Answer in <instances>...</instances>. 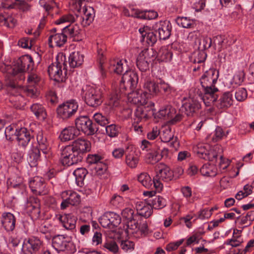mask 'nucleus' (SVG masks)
Returning a JSON list of instances; mask_svg holds the SVG:
<instances>
[{
	"mask_svg": "<svg viewBox=\"0 0 254 254\" xmlns=\"http://www.w3.org/2000/svg\"><path fill=\"white\" fill-rule=\"evenodd\" d=\"M126 72L124 73L119 84V90L121 94L127 95L128 100L133 104H143L145 100L142 99V94L134 91L138 83V76L136 72L127 70L126 67Z\"/></svg>",
	"mask_w": 254,
	"mask_h": 254,
	"instance_id": "f257e3e1",
	"label": "nucleus"
},
{
	"mask_svg": "<svg viewBox=\"0 0 254 254\" xmlns=\"http://www.w3.org/2000/svg\"><path fill=\"white\" fill-rule=\"evenodd\" d=\"M33 66L34 61L30 56H22L17 60L13 66H7L5 77L10 81L24 80L25 72L28 70H32Z\"/></svg>",
	"mask_w": 254,
	"mask_h": 254,
	"instance_id": "f03ea898",
	"label": "nucleus"
},
{
	"mask_svg": "<svg viewBox=\"0 0 254 254\" xmlns=\"http://www.w3.org/2000/svg\"><path fill=\"white\" fill-rule=\"evenodd\" d=\"M81 95L85 102L92 107H98L103 101L102 91L90 85H86L83 86Z\"/></svg>",
	"mask_w": 254,
	"mask_h": 254,
	"instance_id": "7ed1b4c3",
	"label": "nucleus"
},
{
	"mask_svg": "<svg viewBox=\"0 0 254 254\" xmlns=\"http://www.w3.org/2000/svg\"><path fill=\"white\" fill-rule=\"evenodd\" d=\"M160 169L153 178V187L156 191L160 192L163 188V185L162 181L168 182L171 181L174 177L173 171L164 164H160Z\"/></svg>",
	"mask_w": 254,
	"mask_h": 254,
	"instance_id": "20e7f679",
	"label": "nucleus"
},
{
	"mask_svg": "<svg viewBox=\"0 0 254 254\" xmlns=\"http://www.w3.org/2000/svg\"><path fill=\"white\" fill-rule=\"evenodd\" d=\"M142 99L145 100V103L137 104L140 106L136 108L134 113L133 120L135 124H138L144 122L154 115V111L152 109L154 103L151 102L147 103L146 99L143 97Z\"/></svg>",
	"mask_w": 254,
	"mask_h": 254,
	"instance_id": "39448f33",
	"label": "nucleus"
},
{
	"mask_svg": "<svg viewBox=\"0 0 254 254\" xmlns=\"http://www.w3.org/2000/svg\"><path fill=\"white\" fill-rule=\"evenodd\" d=\"M83 156L69 145L61 149V162L64 166H70L82 161Z\"/></svg>",
	"mask_w": 254,
	"mask_h": 254,
	"instance_id": "423d86ee",
	"label": "nucleus"
},
{
	"mask_svg": "<svg viewBox=\"0 0 254 254\" xmlns=\"http://www.w3.org/2000/svg\"><path fill=\"white\" fill-rule=\"evenodd\" d=\"M203 88V93H202L199 89L192 87L190 89V94L192 95V93H195L198 98H199L202 100L206 106H210L212 104L216 101L218 98L216 93L218 91V89L215 86Z\"/></svg>",
	"mask_w": 254,
	"mask_h": 254,
	"instance_id": "0eeeda50",
	"label": "nucleus"
},
{
	"mask_svg": "<svg viewBox=\"0 0 254 254\" xmlns=\"http://www.w3.org/2000/svg\"><path fill=\"white\" fill-rule=\"evenodd\" d=\"M78 104L74 100H70L60 104L57 109L58 117L67 120L71 118L77 111Z\"/></svg>",
	"mask_w": 254,
	"mask_h": 254,
	"instance_id": "6e6552de",
	"label": "nucleus"
},
{
	"mask_svg": "<svg viewBox=\"0 0 254 254\" xmlns=\"http://www.w3.org/2000/svg\"><path fill=\"white\" fill-rule=\"evenodd\" d=\"M59 56L57 57L56 62L50 65L48 69L50 78L59 82H62L64 78L62 69L63 64L64 65L63 69L65 70L64 74H66L67 72L66 65L64 63L65 57H64V60H63V57L61 56V62L59 60Z\"/></svg>",
	"mask_w": 254,
	"mask_h": 254,
	"instance_id": "1a4fd4ad",
	"label": "nucleus"
},
{
	"mask_svg": "<svg viewBox=\"0 0 254 254\" xmlns=\"http://www.w3.org/2000/svg\"><path fill=\"white\" fill-rule=\"evenodd\" d=\"M75 124L78 131H81L87 135H93L98 130L96 124L93 123L87 116L77 118L75 120Z\"/></svg>",
	"mask_w": 254,
	"mask_h": 254,
	"instance_id": "9d476101",
	"label": "nucleus"
},
{
	"mask_svg": "<svg viewBox=\"0 0 254 254\" xmlns=\"http://www.w3.org/2000/svg\"><path fill=\"white\" fill-rule=\"evenodd\" d=\"M210 148L208 144L201 143L195 146L193 150L198 157L209 161H214L218 155L214 150H210Z\"/></svg>",
	"mask_w": 254,
	"mask_h": 254,
	"instance_id": "9b49d317",
	"label": "nucleus"
},
{
	"mask_svg": "<svg viewBox=\"0 0 254 254\" xmlns=\"http://www.w3.org/2000/svg\"><path fill=\"white\" fill-rule=\"evenodd\" d=\"M99 221L103 227L113 229L120 225L121 218L116 213L106 212L100 217Z\"/></svg>",
	"mask_w": 254,
	"mask_h": 254,
	"instance_id": "f8f14e48",
	"label": "nucleus"
},
{
	"mask_svg": "<svg viewBox=\"0 0 254 254\" xmlns=\"http://www.w3.org/2000/svg\"><path fill=\"white\" fill-rule=\"evenodd\" d=\"M139 162V156L136 147L132 144H128L126 148L125 162L130 169L137 168Z\"/></svg>",
	"mask_w": 254,
	"mask_h": 254,
	"instance_id": "ddd939ff",
	"label": "nucleus"
},
{
	"mask_svg": "<svg viewBox=\"0 0 254 254\" xmlns=\"http://www.w3.org/2000/svg\"><path fill=\"white\" fill-rule=\"evenodd\" d=\"M189 94V98L183 104V107L185 109V113L187 116H193L201 108V105L195 93H192L191 95L190 94V90Z\"/></svg>",
	"mask_w": 254,
	"mask_h": 254,
	"instance_id": "4468645a",
	"label": "nucleus"
},
{
	"mask_svg": "<svg viewBox=\"0 0 254 254\" xmlns=\"http://www.w3.org/2000/svg\"><path fill=\"white\" fill-rule=\"evenodd\" d=\"M26 210L32 219H37L40 217L41 205L39 199L31 196L27 198L26 203Z\"/></svg>",
	"mask_w": 254,
	"mask_h": 254,
	"instance_id": "2eb2a0df",
	"label": "nucleus"
},
{
	"mask_svg": "<svg viewBox=\"0 0 254 254\" xmlns=\"http://www.w3.org/2000/svg\"><path fill=\"white\" fill-rule=\"evenodd\" d=\"M42 243L38 237L31 236L24 241L22 251L24 254H32L40 249Z\"/></svg>",
	"mask_w": 254,
	"mask_h": 254,
	"instance_id": "dca6fc26",
	"label": "nucleus"
},
{
	"mask_svg": "<svg viewBox=\"0 0 254 254\" xmlns=\"http://www.w3.org/2000/svg\"><path fill=\"white\" fill-rule=\"evenodd\" d=\"M52 246L57 251L71 252V248L73 244L67 240V237L58 235L53 238Z\"/></svg>",
	"mask_w": 254,
	"mask_h": 254,
	"instance_id": "f3484780",
	"label": "nucleus"
},
{
	"mask_svg": "<svg viewBox=\"0 0 254 254\" xmlns=\"http://www.w3.org/2000/svg\"><path fill=\"white\" fill-rule=\"evenodd\" d=\"M219 77V71L215 68L206 71L200 79L202 88L215 86Z\"/></svg>",
	"mask_w": 254,
	"mask_h": 254,
	"instance_id": "a211bd4d",
	"label": "nucleus"
},
{
	"mask_svg": "<svg viewBox=\"0 0 254 254\" xmlns=\"http://www.w3.org/2000/svg\"><path fill=\"white\" fill-rule=\"evenodd\" d=\"M57 30L54 28L50 31V35L48 38V44L50 47L54 46L61 47L67 42V35L62 31V33H57Z\"/></svg>",
	"mask_w": 254,
	"mask_h": 254,
	"instance_id": "6ab92c4d",
	"label": "nucleus"
},
{
	"mask_svg": "<svg viewBox=\"0 0 254 254\" xmlns=\"http://www.w3.org/2000/svg\"><path fill=\"white\" fill-rule=\"evenodd\" d=\"M153 28L158 32L159 37L160 39L166 40L171 35L172 27L169 21L161 20L156 22L153 26Z\"/></svg>",
	"mask_w": 254,
	"mask_h": 254,
	"instance_id": "aec40b11",
	"label": "nucleus"
},
{
	"mask_svg": "<svg viewBox=\"0 0 254 254\" xmlns=\"http://www.w3.org/2000/svg\"><path fill=\"white\" fill-rule=\"evenodd\" d=\"M32 131L25 127H21L17 130L16 139L19 146L25 148L30 140L33 139Z\"/></svg>",
	"mask_w": 254,
	"mask_h": 254,
	"instance_id": "412c9836",
	"label": "nucleus"
},
{
	"mask_svg": "<svg viewBox=\"0 0 254 254\" xmlns=\"http://www.w3.org/2000/svg\"><path fill=\"white\" fill-rule=\"evenodd\" d=\"M57 218L65 229L72 232L76 231V224L77 218L76 216L71 214H67L64 215H59Z\"/></svg>",
	"mask_w": 254,
	"mask_h": 254,
	"instance_id": "4be33fe9",
	"label": "nucleus"
},
{
	"mask_svg": "<svg viewBox=\"0 0 254 254\" xmlns=\"http://www.w3.org/2000/svg\"><path fill=\"white\" fill-rule=\"evenodd\" d=\"M69 145L83 157L85 154L90 151L91 147L90 142L82 138L75 140Z\"/></svg>",
	"mask_w": 254,
	"mask_h": 254,
	"instance_id": "5701e85b",
	"label": "nucleus"
},
{
	"mask_svg": "<svg viewBox=\"0 0 254 254\" xmlns=\"http://www.w3.org/2000/svg\"><path fill=\"white\" fill-rule=\"evenodd\" d=\"M16 219L14 215L10 212H3L1 217L2 228L7 232L13 231L15 228Z\"/></svg>",
	"mask_w": 254,
	"mask_h": 254,
	"instance_id": "b1692460",
	"label": "nucleus"
},
{
	"mask_svg": "<svg viewBox=\"0 0 254 254\" xmlns=\"http://www.w3.org/2000/svg\"><path fill=\"white\" fill-rule=\"evenodd\" d=\"M88 0H78L79 9V11L83 13V19L84 25L89 24L93 19V8L92 7L88 6L86 2Z\"/></svg>",
	"mask_w": 254,
	"mask_h": 254,
	"instance_id": "393cba45",
	"label": "nucleus"
},
{
	"mask_svg": "<svg viewBox=\"0 0 254 254\" xmlns=\"http://www.w3.org/2000/svg\"><path fill=\"white\" fill-rule=\"evenodd\" d=\"M46 187L43 178L36 176L29 182V187L31 190L36 194L41 195L44 191Z\"/></svg>",
	"mask_w": 254,
	"mask_h": 254,
	"instance_id": "a878e982",
	"label": "nucleus"
},
{
	"mask_svg": "<svg viewBox=\"0 0 254 254\" xmlns=\"http://www.w3.org/2000/svg\"><path fill=\"white\" fill-rule=\"evenodd\" d=\"M139 31L141 35L142 42H145L150 46H153L156 42L157 36L153 32L150 31L147 27L140 28Z\"/></svg>",
	"mask_w": 254,
	"mask_h": 254,
	"instance_id": "bb28decb",
	"label": "nucleus"
},
{
	"mask_svg": "<svg viewBox=\"0 0 254 254\" xmlns=\"http://www.w3.org/2000/svg\"><path fill=\"white\" fill-rule=\"evenodd\" d=\"M144 74H142V79L144 80V92L150 95H158V90L156 89L157 83L152 81L149 77H144Z\"/></svg>",
	"mask_w": 254,
	"mask_h": 254,
	"instance_id": "cd10ccee",
	"label": "nucleus"
},
{
	"mask_svg": "<svg viewBox=\"0 0 254 254\" xmlns=\"http://www.w3.org/2000/svg\"><path fill=\"white\" fill-rule=\"evenodd\" d=\"M2 6L7 9H18L23 12L30 10L31 7V5L29 4L26 1L12 2L10 0H7L5 2L2 3Z\"/></svg>",
	"mask_w": 254,
	"mask_h": 254,
	"instance_id": "c85d7f7f",
	"label": "nucleus"
},
{
	"mask_svg": "<svg viewBox=\"0 0 254 254\" xmlns=\"http://www.w3.org/2000/svg\"><path fill=\"white\" fill-rule=\"evenodd\" d=\"M137 214L138 215L148 218L151 215L153 212V208L148 202H139L136 204Z\"/></svg>",
	"mask_w": 254,
	"mask_h": 254,
	"instance_id": "c756f323",
	"label": "nucleus"
},
{
	"mask_svg": "<svg viewBox=\"0 0 254 254\" xmlns=\"http://www.w3.org/2000/svg\"><path fill=\"white\" fill-rule=\"evenodd\" d=\"M76 129L73 127L64 128L61 132L59 138L63 142L73 139L76 135Z\"/></svg>",
	"mask_w": 254,
	"mask_h": 254,
	"instance_id": "7c9ffc66",
	"label": "nucleus"
},
{
	"mask_svg": "<svg viewBox=\"0 0 254 254\" xmlns=\"http://www.w3.org/2000/svg\"><path fill=\"white\" fill-rule=\"evenodd\" d=\"M156 56L158 61L160 62H168L171 60L173 53L168 49L167 47L163 46L159 49L157 53Z\"/></svg>",
	"mask_w": 254,
	"mask_h": 254,
	"instance_id": "2f4dec72",
	"label": "nucleus"
},
{
	"mask_svg": "<svg viewBox=\"0 0 254 254\" xmlns=\"http://www.w3.org/2000/svg\"><path fill=\"white\" fill-rule=\"evenodd\" d=\"M84 56L79 52H74L70 54L68 61L70 67L75 68L81 65L83 62Z\"/></svg>",
	"mask_w": 254,
	"mask_h": 254,
	"instance_id": "473e14b6",
	"label": "nucleus"
},
{
	"mask_svg": "<svg viewBox=\"0 0 254 254\" xmlns=\"http://www.w3.org/2000/svg\"><path fill=\"white\" fill-rule=\"evenodd\" d=\"M62 198L66 197L70 202V205H76L80 202V196L77 192L72 190H66L62 193Z\"/></svg>",
	"mask_w": 254,
	"mask_h": 254,
	"instance_id": "72a5a7b5",
	"label": "nucleus"
},
{
	"mask_svg": "<svg viewBox=\"0 0 254 254\" xmlns=\"http://www.w3.org/2000/svg\"><path fill=\"white\" fill-rule=\"evenodd\" d=\"M200 172L204 176L213 177L217 174V169L215 165L207 163L200 168Z\"/></svg>",
	"mask_w": 254,
	"mask_h": 254,
	"instance_id": "f704fd0d",
	"label": "nucleus"
},
{
	"mask_svg": "<svg viewBox=\"0 0 254 254\" xmlns=\"http://www.w3.org/2000/svg\"><path fill=\"white\" fill-rule=\"evenodd\" d=\"M30 109L38 119L44 120L46 118L47 112L42 105L38 103L33 104L31 105Z\"/></svg>",
	"mask_w": 254,
	"mask_h": 254,
	"instance_id": "c9c22d12",
	"label": "nucleus"
},
{
	"mask_svg": "<svg viewBox=\"0 0 254 254\" xmlns=\"http://www.w3.org/2000/svg\"><path fill=\"white\" fill-rule=\"evenodd\" d=\"M175 113V109L171 105H166L162 107L157 113L156 117L159 118H172Z\"/></svg>",
	"mask_w": 254,
	"mask_h": 254,
	"instance_id": "e433bc0d",
	"label": "nucleus"
},
{
	"mask_svg": "<svg viewBox=\"0 0 254 254\" xmlns=\"http://www.w3.org/2000/svg\"><path fill=\"white\" fill-rule=\"evenodd\" d=\"M28 163L31 167H36L40 160V151L38 148H34L29 152L27 158Z\"/></svg>",
	"mask_w": 254,
	"mask_h": 254,
	"instance_id": "4c0bfd02",
	"label": "nucleus"
},
{
	"mask_svg": "<svg viewBox=\"0 0 254 254\" xmlns=\"http://www.w3.org/2000/svg\"><path fill=\"white\" fill-rule=\"evenodd\" d=\"M109 69L110 72L117 74H121L124 70V67L122 60L114 59L111 60L109 63Z\"/></svg>",
	"mask_w": 254,
	"mask_h": 254,
	"instance_id": "58836bf2",
	"label": "nucleus"
},
{
	"mask_svg": "<svg viewBox=\"0 0 254 254\" xmlns=\"http://www.w3.org/2000/svg\"><path fill=\"white\" fill-rule=\"evenodd\" d=\"M161 159L160 152L158 150L149 151L145 156V160L148 164H155Z\"/></svg>",
	"mask_w": 254,
	"mask_h": 254,
	"instance_id": "ea45409f",
	"label": "nucleus"
},
{
	"mask_svg": "<svg viewBox=\"0 0 254 254\" xmlns=\"http://www.w3.org/2000/svg\"><path fill=\"white\" fill-rule=\"evenodd\" d=\"M37 140L39 150H41L44 154H47L50 150V147L46 137H44L42 132H39L37 136Z\"/></svg>",
	"mask_w": 254,
	"mask_h": 254,
	"instance_id": "a19ab883",
	"label": "nucleus"
},
{
	"mask_svg": "<svg viewBox=\"0 0 254 254\" xmlns=\"http://www.w3.org/2000/svg\"><path fill=\"white\" fill-rule=\"evenodd\" d=\"M16 20L12 16L0 14V25L13 28L16 23Z\"/></svg>",
	"mask_w": 254,
	"mask_h": 254,
	"instance_id": "79ce46f5",
	"label": "nucleus"
},
{
	"mask_svg": "<svg viewBox=\"0 0 254 254\" xmlns=\"http://www.w3.org/2000/svg\"><path fill=\"white\" fill-rule=\"evenodd\" d=\"M149 204L153 208L159 209L166 206V200L161 196H155V197L147 200Z\"/></svg>",
	"mask_w": 254,
	"mask_h": 254,
	"instance_id": "37998d69",
	"label": "nucleus"
},
{
	"mask_svg": "<svg viewBox=\"0 0 254 254\" xmlns=\"http://www.w3.org/2000/svg\"><path fill=\"white\" fill-rule=\"evenodd\" d=\"M87 173L88 171L84 168H78L74 171L73 175L78 186H82L83 185V180Z\"/></svg>",
	"mask_w": 254,
	"mask_h": 254,
	"instance_id": "c03bdc74",
	"label": "nucleus"
},
{
	"mask_svg": "<svg viewBox=\"0 0 254 254\" xmlns=\"http://www.w3.org/2000/svg\"><path fill=\"white\" fill-rule=\"evenodd\" d=\"M232 95L229 92L225 93L221 97L218 107L220 108H228L232 105Z\"/></svg>",
	"mask_w": 254,
	"mask_h": 254,
	"instance_id": "a18cd8bd",
	"label": "nucleus"
},
{
	"mask_svg": "<svg viewBox=\"0 0 254 254\" xmlns=\"http://www.w3.org/2000/svg\"><path fill=\"white\" fill-rule=\"evenodd\" d=\"M206 58L207 54L205 51H202L197 49V50L194 52L192 54V62L194 64H201L204 63Z\"/></svg>",
	"mask_w": 254,
	"mask_h": 254,
	"instance_id": "49530a36",
	"label": "nucleus"
},
{
	"mask_svg": "<svg viewBox=\"0 0 254 254\" xmlns=\"http://www.w3.org/2000/svg\"><path fill=\"white\" fill-rule=\"evenodd\" d=\"M139 55L141 56L149 63H151L155 59H157V52L152 48L143 50L139 53Z\"/></svg>",
	"mask_w": 254,
	"mask_h": 254,
	"instance_id": "de8ad7c7",
	"label": "nucleus"
},
{
	"mask_svg": "<svg viewBox=\"0 0 254 254\" xmlns=\"http://www.w3.org/2000/svg\"><path fill=\"white\" fill-rule=\"evenodd\" d=\"M158 16V13L154 10H148L144 11H136L135 16L144 19H153Z\"/></svg>",
	"mask_w": 254,
	"mask_h": 254,
	"instance_id": "09e8293b",
	"label": "nucleus"
},
{
	"mask_svg": "<svg viewBox=\"0 0 254 254\" xmlns=\"http://www.w3.org/2000/svg\"><path fill=\"white\" fill-rule=\"evenodd\" d=\"M138 181L145 188H150L152 184H153V181H152L151 177L147 173H142L138 176Z\"/></svg>",
	"mask_w": 254,
	"mask_h": 254,
	"instance_id": "8fccbe9b",
	"label": "nucleus"
},
{
	"mask_svg": "<svg viewBox=\"0 0 254 254\" xmlns=\"http://www.w3.org/2000/svg\"><path fill=\"white\" fill-rule=\"evenodd\" d=\"M105 49L104 47L99 48L98 45L97 61L99 63V68L100 69L102 75H103L104 73L103 64L105 61V58L104 55Z\"/></svg>",
	"mask_w": 254,
	"mask_h": 254,
	"instance_id": "3c124183",
	"label": "nucleus"
},
{
	"mask_svg": "<svg viewBox=\"0 0 254 254\" xmlns=\"http://www.w3.org/2000/svg\"><path fill=\"white\" fill-rule=\"evenodd\" d=\"M121 131V127L115 124H111L106 127V134L110 137H117Z\"/></svg>",
	"mask_w": 254,
	"mask_h": 254,
	"instance_id": "603ef678",
	"label": "nucleus"
},
{
	"mask_svg": "<svg viewBox=\"0 0 254 254\" xmlns=\"http://www.w3.org/2000/svg\"><path fill=\"white\" fill-rule=\"evenodd\" d=\"M212 40V46L215 50H217L218 52L221 51L223 49L225 48L224 46V37L221 35H217L214 36Z\"/></svg>",
	"mask_w": 254,
	"mask_h": 254,
	"instance_id": "864d4df0",
	"label": "nucleus"
},
{
	"mask_svg": "<svg viewBox=\"0 0 254 254\" xmlns=\"http://www.w3.org/2000/svg\"><path fill=\"white\" fill-rule=\"evenodd\" d=\"M121 214L123 219H125L127 222L132 220L134 218L138 217L137 213H135L134 210L129 207L124 209L122 211Z\"/></svg>",
	"mask_w": 254,
	"mask_h": 254,
	"instance_id": "5fc2aeb1",
	"label": "nucleus"
},
{
	"mask_svg": "<svg viewBox=\"0 0 254 254\" xmlns=\"http://www.w3.org/2000/svg\"><path fill=\"white\" fill-rule=\"evenodd\" d=\"M156 83H157L156 89L158 90V94H168L171 93V89L170 85L164 81L159 79V81H157Z\"/></svg>",
	"mask_w": 254,
	"mask_h": 254,
	"instance_id": "6e6d98bb",
	"label": "nucleus"
},
{
	"mask_svg": "<svg viewBox=\"0 0 254 254\" xmlns=\"http://www.w3.org/2000/svg\"><path fill=\"white\" fill-rule=\"evenodd\" d=\"M212 45V39L208 37H203L199 40V45L198 49L202 51H205L208 48H209Z\"/></svg>",
	"mask_w": 254,
	"mask_h": 254,
	"instance_id": "4d7b16f0",
	"label": "nucleus"
},
{
	"mask_svg": "<svg viewBox=\"0 0 254 254\" xmlns=\"http://www.w3.org/2000/svg\"><path fill=\"white\" fill-rule=\"evenodd\" d=\"M176 22L179 26L186 28H190L194 26L193 21L186 17H178L176 19Z\"/></svg>",
	"mask_w": 254,
	"mask_h": 254,
	"instance_id": "13d9d810",
	"label": "nucleus"
},
{
	"mask_svg": "<svg viewBox=\"0 0 254 254\" xmlns=\"http://www.w3.org/2000/svg\"><path fill=\"white\" fill-rule=\"evenodd\" d=\"M149 63L140 55L138 56L136 59V65L141 71L145 72L148 70Z\"/></svg>",
	"mask_w": 254,
	"mask_h": 254,
	"instance_id": "bf43d9fd",
	"label": "nucleus"
},
{
	"mask_svg": "<svg viewBox=\"0 0 254 254\" xmlns=\"http://www.w3.org/2000/svg\"><path fill=\"white\" fill-rule=\"evenodd\" d=\"M173 134L170 128H165L162 132H160V138L162 142H169L173 138Z\"/></svg>",
	"mask_w": 254,
	"mask_h": 254,
	"instance_id": "052dcab7",
	"label": "nucleus"
},
{
	"mask_svg": "<svg viewBox=\"0 0 254 254\" xmlns=\"http://www.w3.org/2000/svg\"><path fill=\"white\" fill-rule=\"evenodd\" d=\"M57 175V172L55 169H50L44 175V179L46 181H51V183L54 185L57 182L56 179Z\"/></svg>",
	"mask_w": 254,
	"mask_h": 254,
	"instance_id": "680f3d73",
	"label": "nucleus"
},
{
	"mask_svg": "<svg viewBox=\"0 0 254 254\" xmlns=\"http://www.w3.org/2000/svg\"><path fill=\"white\" fill-rule=\"evenodd\" d=\"M17 179L18 181L16 180L14 181V180H13V181L10 183L9 187L10 188L19 189L20 191L22 193L25 190L26 187L25 185L23 183L22 178L18 177L17 178L16 180Z\"/></svg>",
	"mask_w": 254,
	"mask_h": 254,
	"instance_id": "e2e57ef3",
	"label": "nucleus"
},
{
	"mask_svg": "<svg viewBox=\"0 0 254 254\" xmlns=\"http://www.w3.org/2000/svg\"><path fill=\"white\" fill-rule=\"evenodd\" d=\"M103 247L114 254H117L119 251L118 246L114 240L107 241L104 244Z\"/></svg>",
	"mask_w": 254,
	"mask_h": 254,
	"instance_id": "0e129e2a",
	"label": "nucleus"
},
{
	"mask_svg": "<svg viewBox=\"0 0 254 254\" xmlns=\"http://www.w3.org/2000/svg\"><path fill=\"white\" fill-rule=\"evenodd\" d=\"M235 234V230H234L233 235L232 238L231 239L227 240L225 244L226 245H230L233 247H237L239 246L242 242V239H241V236H234Z\"/></svg>",
	"mask_w": 254,
	"mask_h": 254,
	"instance_id": "69168bd1",
	"label": "nucleus"
},
{
	"mask_svg": "<svg viewBox=\"0 0 254 254\" xmlns=\"http://www.w3.org/2000/svg\"><path fill=\"white\" fill-rule=\"evenodd\" d=\"M37 86L29 85L27 84L26 86L24 89L25 94L30 97L35 98L38 95V92L37 90Z\"/></svg>",
	"mask_w": 254,
	"mask_h": 254,
	"instance_id": "338daca9",
	"label": "nucleus"
},
{
	"mask_svg": "<svg viewBox=\"0 0 254 254\" xmlns=\"http://www.w3.org/2000/svg\"><path fill=\"white\" fill-rule=\"evenodd\" d=\"M95 121L101 126H105L109 123L108 118L101 113H96L93 116Z\"/></svg>",
	"mask_w": 254,
	"mask_h": 254,
	"instance_id": "774afa93",
	"label": "nucleus"
}]
</instances>
